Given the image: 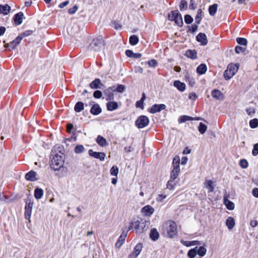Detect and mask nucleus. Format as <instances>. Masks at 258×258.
Masks as SVG:
<instances>
[{"label": "nucleus", "mask_w": 258, "mask_h": 258, "mask_svg": "<svg viewBox=\"0 0 258 258\" xmlns=\"http://www.w3.org/2000/svg\"><path fill=\"white\" fill-rule=\"evenodd\" d=\"M110 174L113 176H117L118 173V168L117 166H113L110 169Z\"/></svg>", "instance_id": "nucleus-47"}, {"label": "nucleus", "mask_w": 258, "mask_h": 258, "mask_svg": "<svg viewBox=\"0 0 258 258\" xmlns=\"http://www.w3.org/2000/svg\"><path fill=\"white\" fill-rule=\"evenodd\" d=\"M126 55L130 57H133L134 55V52L131 50H127L125 51Z\"/></svg>", "instance_id": "nucleus-63"}, {"label": "nucleus", "mask_w": 258, "mask_h": 258, "mask_svg": "<svg viewBox=\"0 0 258 258\" xmlns=\"http://www.w3.org/2000/svg\"><path fill=\"white\" fill-rule=\"evenodd\" d=\"M136 107L138 108H143V101L142 100H139L136 103Z\"/></svg>", "instance_id": "nucleus-62"}, {"label": "nucleus", "mask_w": 258, "mask_h": 258, "mask_svg": "<svg viewBox=\"0 0 258 258\" xmlns=\"http://www.w3.org/2000/svg\"><path fill=\"white\" fill-rule=\"evenodd\" d=\"M139 42V38L136 35H132L130 38V43L133 45H136Z\"/></svg>", "instance_id": "nucleus-41"}, {"label": "nucleus", "mask_w": 258, "mask_h": 258, "mask_svg": "<svg viewBox=\"0 0 258 258\" xmlns=\"http://www.w3.org/2000/svg\"><path fill=\"white\" fill-rule=\"evenodd\" d=\"M202 11L201 9H199L198 11V13L195 18V23L200 24L201 20H202Z\"/></svg>", "instance_id": "nucleus-40"}, {"label": "nucleus", "mask_w": 258, "mask_h": 258, "mask_svg": "<svg viewBox=\"0 0 258 258\" xmlns=\"http://www.w3.org/2000/svg\"><path fill=\"white\" fill-rule=\"evenodd\" d=\"M166 105L163 104H154L149 109V112L151 113H155L160 112L162 110L165 109Z\"/></svg>", "instance_id": "nucleus-10"}, {"label": "nucleus", "mask_w": 258, "mask_h": 258, "mask_svg": "<svg viewBox=\"0 0 258 258\" xmlns=\"http://www.w3.org/2000/svg\"><path fill=\"white\" fill-rule=\"evenodd\" d=\"M235 224V220L233 218L231 217H229L227 219L226 221V225L228 227L229 229H232L234 228Z\"/></svg>", "instance_id": "nucleus-23"}, {"label": "nucleus", "mask_w": 258, "mask_h": 258, "mask_svg": "<svg viewBox=\"0 0 258 258\" xmlns=\"http://www.w3.org/2000/svg\"><path fill=\"white\" fill-rule=\"evenodd\" d=\"M79 26L77 25H74L71 29L68 30V32L71 35H75L79 31Z\"/></svg>", "instance_id": "nucleus-39"}, {"label": "nucleus", "mask_w": 258, "mask_h": 258, "mask_svg": "<svg viewBox=\"0 0 258 258\" xmlns=\"http://www.w3.org/2000/svg\"><path fill=\"white\" fill-rule=\"evenodd\" d=\"M164 233H166L167 236L172 238L177 233V227L176 223L173 221H168L163 225Z\"/></svg>", "instance_id": "nucleus-2"}, {"label": "nucleus", "mask_w": 258, "mask_h": 258, "mask_svg": "<svg viewBox=\"0 0 258 258\" xmlns=\"http://www.w3.org/2000/svg\"><path fill=\"white\" fill-rule=\"evenodd\" d=\"M173 85L175 87L181 92L184 91L186 88V85L184 83L181 82L178 80L175 81Z\"/></svg>", "instance_id": "nucleus-20"}, {"label": "nucleus", "mask_w": 258, "mask_h": 258, "mask_svg": "<svg viewBox=\"0 0 258 258\" xmlns=\"http://www.w3.org/2000/svg\"><path fill=\"white\" fill-rule=\"evenodd\" d=\"M104 95L106 96L107 100H111L113 99V92L111 91L109 88L106 89L104 91Z\"/></svg>", "instance_id": "nucleus-32"}, {"label": "nucleus", "mask_w": 258, "mask_h": 258, "mask_svg": "<svg viewBox=\"0 0 258 258\" xmlns=\"http://www.w3.org/2000/svg\"><path fill=\"white\" fill-rule=\"evenodd\" d=\"M142 213L146 216H150L154 212V208L151 206L147 205L142 209Z\"/></svg>", "instance_id": "nucleus-16"}, {"label": "nucleus", "mask_w": 258, "mask_h": 258, "mask_svg": "<svg viewBox=\"0 0 258 258\" xmlns=\"http://www.w3.org/2000/svg\"><path fill=\"white\" fill-rule=\"evenodd\" d=\"M249 125L252 128L257 127L258 126V119L257 118L251 119L249 121Z\"/></svg>", "instance_id": "nucleus-45"}, {"label": "nucleus", "mask_w": 258, "mask_h": 258, "mask_svg": "<svg viewBox=\"0 0 258 258\" xmlns=\"http://www.w3.org/2000/svg\"><path fill=\"white\" fill-rule=\"evenodd\" d=\"M101 111L102 109L98 104H94L90 109V112L95 115H98Z\"/></svg>", "instance_id": "nucleus-19"}, {"label": "nucleus", "mask_w": 258, "mask_h": 258, "mask_svg": "<svg viewBox=\"0 0 258 258\" xmlns=\"http://www.w3.org/2000/svg\"><path fill=\"white\" fill-rule=\"evenodd\" d=\"M194 120V117H190L189 116H187V115H182V116H180V117L178 119V121L180 123L184 122L187 120Z\"/></svg>", "instance_id": "nucleus-36"}, {"label": "nucleus", "mask_w": 258, "mask_h": 258, "mask_svg": "<svg viewBox=\"0 0 258 258\" xmlns=\"http://www.w3.org/2000/svg\"><path fill=\"white\" fill-rule=\"evenodd\" d=\"M36 176V173L32 170L26 174L25 178L27 180L34 181L37 179Z\"/></svg>", "instance_id": "nucleus-21"}, {"label": "nucleus", "mask_w": 258, "mask_h": 258, "mask_svg": "<svg viewBox=\"0 0 258 258\" xmlns=\"http://www.w3.org/2000/svg\"><path fill=\"white\" fill-rule=\"evenodd\" d=\"M84 104L82 102H78L74 107L75 111L77 112H80L84 109Z\"/></svg>", "instance_id": "nucleus-33"}, {"label": "nucleus", "mask_w": 258, "mask_h": 258, "mask_svg": "<svg viewBox=\"0 0 258 258\" xmlns=\"http://www.w3.org/2000/svg\"><path fill=\"white\" fill-rule=\"evenodd\" d=\"M88 152L90 156L99 159L101 161L104 160L106 156L105 154L103 152H94L92 150H89Z\"/></svg>", "instance_id": "nucleus-12"}, {"label": "nucleus", "mask_w": 258, "mask_h": 258, "mask_svg": "<svg viewBox=\"0 0 258 258\" xmlns=\"http://www.w3.org/2000/svg\"><path fill=\"white\" fill-rule=\"evenodd\" d=\"M218 8V5L215 4L212 6H210L209 8V12L211 16H214L217 12Z\"/></svg>", "instance_id": "nucleus-31"}, {"label": "nucleus", "mask_w": 258, "mask_h": 258, "mask_svg": "<svg viewBox=\"0 0 258 258\" xmlns=\"http://www.w3.org/2000/svg\"><path fill=\"white\" fill-rule=\"evenodd\" d=\"M236 42L240 45L246 46L247 45V41L245 38L238 37L236 38Z\"/></svg>", "instance_id": "nucleus-42"}, {"label": "nucleus", "mask_w": 258, "mask_h": 258, "mask_svg": "<svg viewBox=\"0 0 258 258\" xmlns=\"http://www.w3.org/2000/svg\"><path fill=\"white\" fill-rule=\"evenodd\" d=\"M78 9V7L77 5H75L72 8H70L69 9L68 13L71 15L74 14L77 12Z\"/></svg>", "instance_id": "nucleus-54"}, {"label": "nucleus", "mask_w": 258, "mask_h": 258, "mask_svg": "<svg viewBox=\"0 0 258 258\" xmlns=\"http://www.w3.org/2000/svg\"><path fill=\"white\" fill-rule=\"evenodd\" d=\"M198 247H196L193 249L189 250L187 253V255L189 258H195L197 254V249Z\"/></svg>", "instance_id": "nucleus-38"}, {"label": "nucleus", "mask_w": 258, "mask_h": 258, "mask_svg": "<svg viewBox=\"0 0 258 258\" xmlns=\"http://www.w3.org/2000/svg\"><path fill=\"white\" fill-rule=\"evenodd\" d=\"M24 18V14L22 12H19L16 14L14 17V21L16 25H19L22 24Z\"/></svg>", "instance_id": "nucleus-18"}, {"label": "nucleus", "mask_w": 258, "mask_h": 258, "mask_svg": "<svg viewBox=\"0 0 258 258\" xmlns=\"http://www.w3.org/2000/svg\"><path fill=\"white\" fill-rule=\"evenodd\" d=\"M224 202L228 210H232L234 209V204L233 202L226 199H224Z\"/></svg>", "instance_id": "nucleus-35"}, {"label": "nucleus", "mask_w": 258, "mask_h": 258, "mask_svg": "<svg viewBox=\"0 0 258 258\" xmlns=\"http://www.w3.org/2000/svg\"><path fill=\"white\" fill-rule=\"evenodd\" d=\"M197 41L200 42L202 45H206L208 43L207 36L205 33H200L196 37Z\"/></svg>", "instance_id": "nucleus-14"}, {"label": "nucleus", "mask_w": 258, "mask_h": 258, "mask_svg": "<svg viewBox=\"0 0 258 258\" xmlns=\"http://www.w3.org/2000/svg\"><path fill=\"white\" fill-rule=\"evenodd\" d=\"M22 39V36H18L15 40L11 42L10 43L5 44V47H9L14 49L20 43Z\"/></svg>", "instance_id": "nucleus-11"}, {"label": "nucleus", "mask_w": 258, "mask_h": 258, "mask_svg": "<svg viewBox=\"0 0 258 258\" xmlns=\"http://www.w3.org/2000/svg\"><path fill=\"white\" fill-rule=\"evenodd\" d=\"M111 25L115 29H118L121 28V25L117 22L113 21L111 23Z\"/></svg>", "instance_id": "nucleus-60"}, {"label": "nucleus", "mask_w": 258, "mask_h": 258, "mask_svg": "<svg viewBox=\"0 0 258 258\" xmlns=\"http://www.w3.org/2000/svg\"><path fill=\"white\" fill-rule=\"evenodd\" d=\"M147 222L143 220H139L134 219L131 223L128 230L133 228L135 229L137 233H142L144 230H146Z\"/></svg>", "instance_id": "nucleus-3"}, {"label": "nucleus", "mask_w": 258, "mask_h": 258, "mask_svg": "<svg viewBox=\"0 0 258 258\" xmlns=\"http://www.w3.org/2000/svg\"><path fill=\"white\" fill-rule=\"evenodd\" d=\"M143 248L142 244L138 243L135 247L133 251L130 254L128 258H137L141 253Z\"/></svg>", "instance_id": "nucleus-9"}, {"label": "nucleus", "mask_w": 258, "mask_h": 258, "mask_svg": "<svg viewBox=\"0 0 258 258\" xmlns=\"http://www.w3.org/2000/svg\"><path fill=\"white\" fill-rule=\"evenodd\" d=\"M166 198V196L165 195H159L157 200L159 202H163V200Z\"/></svg>", "instance_id": "nucleus-61"}, {"label": "nucleus", "mask_w": 258, "mask_h": 258, "mask_svg": "<svg viewBox=\"0 0 258 258\" xmlns=\"http://www.w3.org/2000/svg\"><path fill=\"white\" fill-rule=\"evenodd\" d=\"M89 86L91 89H101L104 85L99 79H96L90 84Z\"/></svg>", "instance_id": "nucleus-15"}, {"label": "nucleus", "mask_w": 258, "mask_h": 258, "mask_svg": "<svg viewBox=\"0 0 258 258\" xmlns=\"http://www.w3.org/2000/svg\"><path fill=\"white\" fill-rule=\"evenodd\" d=\"M234 75L232 74V73L228 69L224 72V78L226 80H229L231 79Z\"/></svg>", "instance_id": "nucleus-46"}, {"label": "nucleus", "mask_w": 258, "mask_h": 258, "mask_svg": "<svg viewBox=\"0 0 258 258\" xmlns=\"http://www.w3.org/2000/svg\"><path fill=\"white\" fill-rule=\"evenodd\" d=\"M199 24H198L195 23V24L191 25L190 27H189L188 30L189 31L192 32V33L195 32L198 30V28L199 27Z\"/></svg>", "instance_id": "nucleus-52"}, {"label": "nucleus", "mask_w": 258, "mask_h": 258, "mask_svg": "<svg viewBox=\"0 0 258 258\" xmlns=\"http://www.w3.org/2000/svg\"><path fill=\"white\" fill-rule=\"evenodd\" d=\"M187 6V2L185 0H181L180 3L179 8L180 10H182Z\"/></svg>", "instance_id": "nucleus-56"}, {"label": "nucleus", "mask_w": 258, "mask_h": 258, "mask_svg": "<svg viewBox=\"0 0 258 258\" xmlns=\"http://www.w3.org/2000/svg\"><path fill=\"white\" fill-rule=\"evenodd\" d=\"M85 151V148L83 145H78L76 146L74 151L77 154H79Z\"/></svg>", "instance_id": "nucleus-43"}, {"label": "nucleus", "mask_w": 258, "mask_h": 258, "mask_svg": "<svg viewBox=\"0 0 258 258\" xmlns=\"http://www.w3.org/2000/svg\"><path fill=\"white\" fill-rule=\"evenodd\" d=\"M193 18L189 15H186L184 16V21L187 24H191L193 22Z\"/></svg>", "instance_id": "nucleus-50"}, {"label": "nucleus", "mask_w": 258, "mask_h": 258, "mask_svg": "<svg viewBox=\"0 0 258 258\" xmlns=\"http://www.w3.org/2000/svg\"><path fill=\"white\" fill-rule=\"evenodd\" d=\"M173 169H172L171 172V178L173 180L176 179V178L178 176V174L179 172L180 168H179V160L176 159L174 158L173 160Z\"/></svg>", "instance_id": "nucleus-7"}, {"label": "nucleus", "mask_w": 258, "mask_h": 258, "mask_svg": "<svg viewBox=\"0 0 258 258\" xmlns=\"http://www.w3.org/2000/svg\"><path fill=\"white\" fill-rule=\"evenodd\" d=\"M102 93L99 90L95 91L93 93V96L95 98L99 99L102 97Z\"/></svg>", "instance_id": "nucleus-55"}, {"label": "nucleus", "mask_w": 258, "mask_h": 258, "mask_svg": "<svg viewBox=\"0 0 258 258\" xmlns=\"http://www.w3.org/2000/svg\"><path fill=\"white\" fill-rule=\"evenodd\" d=\"M252 195L254 197L258 198V188H254L252 190Z\"/></svg>", "instance_id": "nucleus-64"}, {"label": "nucleus", "mask_w": 258, "mask_h": 258, "mask_svg": "<svg viewBox=\"0 0 258 258\" xmlns=\"http://www.w3.org/2000/svg\"><path fill=\"white\" fill-rule=\"evenodd\" d=\"M43 195V190L41 188H36L34 191V197L36 199H41Z\"/></svg>", "instance_id": "nucleus-30"}, {"label": "nucleus", "mask_w": 258, "mask_h": 258, "mask_svg": "<svg viewBox=\"0 0 258 258\" xmlns=\"http://www.w3.org/2000/svg\"><path fill=\"white\" fill-rule=\"evenodd\" d=\"M207 128V127L205 124H204V123H203L202 122L200 123V124H199V126L198 127V130L201 134H204L206 132Z\"/></svg>", "instance_id": "nucleus-44"}, {"label": "nucleus", "mask_w": 258, "mask_h": 258, "mask_svg": "<svg viewBox=\"0 0 258 258\" xmlns=\"http://www.w3.org/2000/svg\"><path fill=\"white\" fill-rule=\"evenodd\" d=\"M125 90V87L124 85L120 84L116 87V92L119 93H123Z\"/></svg>", "instance_id": "nucleus-51"}, {"label": "nucleus", "mask_w": 258, "mask_h": 258, "mask_svg": "<svg viewBox=\"0 0 258 258\" xmlns=\"http://www.w3.org/2000/svg\"><path fill=\"white\" fill-rule=\"evenodd\" d=\"M104 45V40L101 36L94 38L88 46V50L91 51H99Z\"/></svg>", "instance_id": "nucleus-4"}, {"label": "nucleus", "mask_w": 258, "mask_h": 258, "mask_svg": "<svg viewBox=\"0 0 258 258\" xmlns=\"http://www.w3.org/2000/svg\"><path fill=\"white\" fill-rule=\"evenodd\" d=\"M239 165L242 168H246L248 166V162L245 159H242L240 161Z\"/></svg>", "instance_id": "nucleus-53"}, {"label": "nucleus", "mask_w": 258, "mask_h": 258, "mask_svg": "<svg viewBox=\"0 0 258 258\" xmlns=\"http://www.w3.org/2000/svg\"><path fill=\"white\" fill-rule=\"evenodd\" d=\"M107 108L109 111H113L117 109L118 105L117 102L114 101H110L107 103Z\"/></svg>", "instance_id": "nucleus-24"}, {"label": "nucleus", "mask_w": 258, "mask_h": 258, "mask_svg": "<svg viewBox=\"0 0 258 258\" xmlns=\"http://www.w3.org/2000/svg\"><path fill=\"white\" fill-rule=\"evenodd\" d=\"M52 158H51V166L54 170H59L63 165L64 157L62 153H56L54 154V152L52 151Z\"/></svg>", "instance_id": "nucleus-1"}, {"label": "nucleus", "mask_w": 258, "mask_h": 258, "mask_svg": "<svg viewBox=\"0 0 258 258\" xmlns=\"http://www.w3.org/2000/svg\"><path fill=\"white\" fill-rule=\"evenodd\" d=\"M11 10V8L8 5H0V14L7 15Z\"/></svg>", "instance_id": "nucleus-26"}, {"label": "nucleus", "mask_w": 258, "mask_h": 258, "mask_svg": "<svg viewBox=\"0 0 258 258\" xmlns=\"http://www.w3.org/2000/svg\"><path fill=\"white\" fill-rule=\"evenodd\" d=\"M150 236L153 240L155 241L158 239L159 234L155 228H153L151 230Z\"/></svg>", "instance_id": "nucleus-27"}, {"label": "nucleus", "mask_w": 258, "mask_h": 258, "mask_svg": "<svg viewBox=\"0 0 258 258\" xmlns=\"http://www.w3.org/2000/svg\"><path fill=\"white\" fill-rule=\"evenodd\" d=\"M168 19L171 21H174L175 23L179 27L182 26L183 24L181 15L178 11H172L168 15Z\"/></svg>", "instance_id": "nucleus-5"}, {"label": "nucleus", "mask_w": 258, "mask_h": 258, "mask_svg": "<svg viewBox=\"0 0 258 258\" xmlns=\"http://www.w3.org/2000/svg\"><path fill=\"white\" fill-rule=\"evenodd\" d=\"M246 50V47L240 46H236L235 48V50L236 53H240V52H244Z\"/></svg>", "instance_id": "nucleus-48"}, {"label": "nucleus", "mask_w": 258, "mask_h": 258, "mask_svg": "<svg viewBox=\"0 0 258 258\" xmlns=\"http://www.w3.org/2000/svg\"><path fill=\"white\" fill-rule=\"evenodd\" d=\"M150 67H155L157 64V61L155 59H152L148 62Z\"/></svg>", "instance_id": "nucleus-59"}, {"label": "nucleus", "mask_w": 258, "mask_h": 258, "mask_svg": "<svg viewBox=\"0 0 258 258\" xmlns=\"http://www.w3.org/2000/svg\"><path fill=\"white\" fill-rule=\"evenodd\" d=\"M149 123L148 117L145 115H141L136 121V124L139 128L147 126Z\"/></svg>", "instance_id": "nucleus-6"}, {"label": "nucleus", "mask_w": 258, "mask_h": 258, "mask_svg": "<svg viewBox=\"0 0 258 258\" xmlns=\"http://www.w3.org/2000/svg\"><path fill=\"white\" fill-rule=\"evenodd\" d=\"M96 142L101 147L105 146L107 145L106 139L101 136H98Z\"/></svg>", "instance_id": "nucleus-29"}, {"label": "nucleus", "mask_w": 258, "mask_h": 258, "mask_svg": "<svg viewBox=\"0 0 258 258\" xmlns=\"http://www.w3.org/2000/svg\"><path fill=\"white\" fill-rule=\"evenodd\" d=\"M181 242L184 245H185L186 246H187V247L190 246H192V245H200V241H197V240H194V241H191L181 240Z\"/></svg>", "instance_id": "nucleus-28"}, {"label": "nucleus", "mask_w": 258, "mask_h": 258, "mask_svg": "<svg viewBox=\"0 0 258 258\" xmlns=\"http://www.w3.org/2000/svg\"><path fill=\"white\" fill-rule=\"evenodd\" d=\"M207 250L203 246L198 247L197 249V253L200 256H204L206 253Z\"/></svg>", "instance_id": "nucleus-37"}, {"label": "nucleus", "mask_w": 258, "mask_h": 258, "mask_svg": "<svg viewBox=\"0 0 258 258\" xmlns=\"http://www.w3.org/2000/svg\"><path fill=\"white\" fill-rule=\"evenodd\" d=\"M33 206V203L30 201L26 202L25 206V216L26 219H29L32 214V210Z\"/></svg>", "instance_id": "nucleus-8"}, {"label": "nucleus", "mask_w": 258, "mask_h": 258, "mask_svg": "<svg viewBox=\"0 0 258 258\" xmlns=\"http://www.w3.org/2000/svg\"><path fill=\"white\" fill-rule=\"evenodd\" d=\"M33 33V31L32 30H29L25 31L24 32L22 33L20 36H22V38L25 37H27L29 35H30Z\"/></svg>", "instance_id": "nucleus-58"}, {"label": "nucleus", "mask_w": 258, "mask_h": 258, "mask_svg": "<svg viewBox=\"0 0 258 258\" xmlns=\"http://www.w3.org/2000/svg\"><path fill=\"white\" fill-rule=\"evenodd\" d=\"M204 186L208 189L209 192H212L214 190V187L213 186V182L211 180H207L204 182Z\"/></svg>", "instance_id": "nucleus-22"}, {"label": "nucleus", "mask_w": 258, "mask_h": 258, "mask_svg": "<svg viewBox=\"0 0 258 258\" xmlns=\"http://www.w3.org/2000/svg\"><path fill=\"white\" fill-rule=\"evenodd\" d=\"M212 96L218 100H222L224 99V94L219 90L214 89L212 91Z\"/></svg>", "instance_id": "nucleus-13"}, {"label": "nucleus", "mask_w": 258, "mask_h": 258, "mask_svg": "<svg viewBox=\"0 0 258 258\" xmlns=\"http://www.w3.org/2000/svg\"><path fill=\"white\" fill-rule=\"evenodd\" d=\"M252 154L253 156H256L258 155V143L255 144L252 151Z\"/></svg>", "instance_id": "nucleus-57"}, {"label": "nucleus", "mask_w": 258, "mask_h": 258, "mask_svg": "<svg viewBox=\"0 0 258 258\" xmlns=\"http://www.w3.org/2000/svg\"><path fill=\"white\" fill-rule=\"evenodd\" d=\"M207 71V67L205 64H200L197 69V72L198 74H204Z\"/></svg>", "instance_id": "nucleus-34"}, {"label": "nucleus", "mask_w": 258, "mask_h": 258, "mask_svg": "<svg viewBox=\"0 0 258 258\" xmlns=\"http://www.w3.org/2000/svg\"><path fill=\"white\" fill-rule=\"evenodd\" d=\"M186 55L188 57L195 58L196 57V53L191 50H188L186 52Z\"/></svg>", "instance_id": "nucleus-49"}, {"label": "nucleus", "mask_w": 258, "mask_h": 258, "mask_svg": "<svg viewBox=\"0 0 258 258\" xmlns=\"http://www.w3.org/2000/svg\"><path fill=\"white\" fill-rule=\"evenodd\" d=\"M126 235L127 232H123L122 233V234L119 237V238L115 244V246L116 247L119 248L121 246V245L123 244L125 241Z\"/></svg>", "instance_id": "nucleus-17"}, {"label": "nucleus", "mask_w": 258, "mask_h": 258, "mask_svg": "<svg viewBox=\"0 0 258 258\" xmlns=\"http://www.w3.org/2000/svg\"><path fill=\"white\" fill-rule=\"evenodd\" d=\"M227 69L230 70L232 74L235 75L239 69V64L230 63L228 66Z\"/></svg>", "instance_id": "nucleus-25"}]
</instances>
